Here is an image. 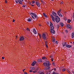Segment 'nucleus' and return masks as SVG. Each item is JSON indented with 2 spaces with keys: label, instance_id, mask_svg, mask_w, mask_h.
<instances>
[{
  "label": "nucleus",
  "instance_id": "nucleus-10",
  "mask_svg": "<svg viewBox=\"0 0 74 74\" xmlns=\"http://www.w3.org/2000/svg\"><path fill=\"white\" fill-rule=\"evenodd\" d=\"M50 30H51V32L52 33H53V34H55V31L53 29H50Z\"/></svg>",
  "mask_w": 74,
  "mask_h": 74
},
{
  "label": "nucleus",
  "instance_id": "nucleus-18",
  "mask_svg": "<svg viewBox=\"0 0 74 74\" xmlns=\"http://www.w3.org/2000/svg\"><path fill=\"white\" fill-rule=\"evenodd\" d=\"M33 32L34 33V34H37V32H36V29H33Z\"/></svg>",
  "mask_w": 74,
  "mask_h": 74
},
{
  "label": "nucleus",
  "instance_id": "nucleus-34",
  "mask_svg": "<svg viewBox=\"0 0 74 74\" xmlns=\"http://www.w3.org/2000/svg\"><path fill=\"white\" fill-rule=\"evenodd\" d=\"M59 16H61V17H63V15H62V14L60 13V14L59 15Z\"/></svg>",
  "mask_w": 74,
  "mask_h": 74
},
{
  "label": "nucleus",
  "instance_id": "nucleus-37",
  "mask_svg": "<svg viewBox=\"0 0 74 74\" xmlns=\"http://www.w3.org/2000/svg\"><path fill=\"white\" fill-rule=\"evenodd\" d=\"M34 63V65H35V64H36V61H34V62H33Z\"/></svg>",
  "mask_w": 74,
  "mask_h": 74
},
{
  "label": "nucleus",
  "instance_id": "nucleus-26",
  "mask_svg": "<svg viewBox=\"0 0 74 74\" xmlns=\"http://www.w3.org/2000/svg\"><path fill=\"white\" fill-rule=\"evenodd\" d=\"M38 34L40 38H41V35L40 34Z\"/></svg>",
  "mask_w": 74,
  "mask_h": 74
},
{
  "label": "nucleus",
  "instance_id": "nucleus-13",
  "mask_svg": "<svg viewBox=\"0 0 74 74\" xmlns=\"http://www.w3.org/2000/svg\"><path fill=\"white\" fill-rule=\"evenodd\" d=\"M24 40V38L23 36H21L20 37V41H23Z\"/></svg>",
  "mask_w": 74,
  "mask_h": 74
},
{
  "label": "nucleus",
  "instance_id": "nucleus-27",
  "mask_svg": "<svg viewBox=\"0 0 74 74\" xmlns=\"http://www.w3.org/2000/svg\"><path fill=\"white\" fill-rule=\"evenodd\" d=\"M71 21L70 19L68 20V23H70V22H71Z\"/></svg>",
  "mask_w": 74,
  "mask_h": 74
},
{
  "label": "nucleus",
  "instance_id": "nucleus-24",
  "mask_svg": "<svg viewBox=\"0 0 74 74\" xmlns=\"http://www.w3.org/2000/svg\"><path fill=\"white\" fill-rule=\"evenodd\" d=\"M43 16H45V17H46V18L47 17V15L46 14H45V13H43Z\"/></svg>",
  "mask_w": 74,
  "mask_h": 74
},
{
  "label": "nucleus",
  "instance_id": "nucleus-60",
  "mask_svg": "<svg viewBox=\"0 0 74 74\" xmlns=\"http://www.w3.org/2000/svg\"><path fill=\"white\" fill-rule=\"evenodd\" d=\"M25 70V69H24V70H23V72H24V70Z\"/></svg>",
  "mask_w": 74,
  "mask_h": 74
},
{
  "label": "nucleus",
  "instance_id": "nucleus-12",
  "mask_svg": "<svg viewBox=\"0 0 74 74\" xmlns=\"http://www.w3.org/2000/svg\"><path fill=\"white\" fill-rule=\"evenodd\" d=\"M65 46L66 48H70L71 47V45H70L68 44H67Z\"/></svg>",
  "mask_w": 74,
  "mask_h": 74
},
{
  "label": "nucleus",
  "instance_id": "nucleus-41",
  "mask_svg": "<svg viewBox=\"0 0 74 74\" xmlns=\"http://www.w3.org/2000/svg\"><path fill=\"white\" fill-rule=\"evenodd\" d=\"M31 17L33 18V19H34V17L33 16L31 15Z\"/></svg>",
  "mask_w": 74,
  "mask_h": 74
},
{
  "label": "nucleus",
  "instance_id": "nucleus-46",
  "mask_svg": "<svg viewBox=\"0 0 74 74\" xmlns=\"http://www.w3.org/2000/svg\"><path fill=\"white\" fill-rule=\"evenodd\" d=\"M65 21H67V18H64Z\"/></svg>",
  "mask_w": 74,
  "mask_h": 74
},
{
  "label": "nucleus",
  "instance_id": "nucleus-43",
  "mask_svg": "<svg viewBox=\"0 0 74 74\" xmlns=\"http://www.w3.org/2000/svg\"><path fill=\"white\" fill-rule=\"evenodd\" d=\"M33 71H32V70H29V72H30V73H31V72H33Z\"/></svg>",
  "mask_w": 74,
  "mask_h": 74
},
{
  "label": "nucleus",
  "instance_id": "nucleus-33",
  "mask_svg": "<svg viewBox=\"0 0 74 74\" xmlns=\"http://www.w3.org/2000/svg\"><path fill=\"white\" fill-rule=\"evenodd\" d=\"M61 13H60V12H58V15L59 16V15H60V14Z\"/></svg>",
  "mask_w": 74,
  "mask_h": 74
},
{
  "label": "nucleus",
  "instance_id": "nucleus-47",
  "mask_svg": "<svg viewBox=\"0 0 74 74\" xmlns=\"http://www.w3.org/2000/svg\"><path fill=\"white\" fill-rule=\"evenodd\" d=\"M73 18H74V13H73Z\"/></svg>",
  "mask_w": 74,
  "mask_h": 74
},
{
  "label": "nucleus",
  "instance_id": "nucleus-4",
  "mask_svg": "<svg viewBox=\"0 0 74 74\" xmlns=\"http://www.w3.org/2000/svg\"><path fill=\"white\" fill-rule=\"evenodd\" d=\"M42 37L45 40H46V34L45 33L43 34L42 35Z\"/></svg>",
  "mask_w": 74,
  "mask_h": 74
},
{
  "label": "nucleus",
  "instance_id": "nucleus-19",
  "mask_svg": "<svg viewBox=\"0 0 74 74\" xmlns=\"http://www.w3.org/2000/svg\"><path fill=\"white\" fill-rule=\"evenodd\" d=\"M17 1H18V2L19 4H22V1H21V0H17Z\"/></svg>",
  "mask_w": 74,
  "mask_h": 74
},
{
  "label": "nucleus",
  "instance_id": "nucleus-7",
  "mask_svg": "<svg viewBox=\"0 0 74 74\" xmlns=\"http://www.w3.org/2000/svg\"><path fill=\"white\" fill-rule=\"evenodd\" d=\"M50 16L52 18V21L53 22H55V18H54V17L53 16V15H52V14H51Z\"/></svg>",
  "mask_w": 74,
  "mask_h": 74
},
{
  "label": "nucleus",
  "instance_id": "nucleus-30",
  "mask_svg": "<svg viewBox=\"0 0 74 74\" xmlns=\"http://www.w3.org/2000/svg\"><path fill=\"white\" fill-rule=\"evenodd\" d=\"M35 3V1H32V4H34Z\"/></svg>",
  "mask_w": 74,
  "mask_h": 74
},
{
  "label": "nucleus",
  "instance_id": "nucleus-38",
  "mask_svg": "<svg viewBox=\"0 0 74 74\" xmlns=\"http://www.w3.org/2000/svg\"><path fill=\"white\" fill-rule=\"evenodd\" d=\"M32 66H34L35 65H34V62H33L32 63Z\"/></svg>",
  "mask_w": 74,
  "mask_h": 74
},
{
  "label": "nucleus",
  "instance_id": "nucleus-64",
  "mask_svg": "<svg viewBox=\"0 0 74 74\" xmlns=\"http://www.w3.org/2000/svg\"><path fill=\"white\" fill-rule=\"evenodd\" d=\"M18 37V36H16V38H17Z\"/></svg>",
  "mask_w": 74,
  "mask_h": 74
},
{
  "label": "nucleus",
  "instance_id": "nucleus-42",
  "mask_svg": "<svg viewBox=\"0 0 74 74\" xmlns=\"http://www.w3.org/2000/svg\"><path fill=\"white\" fill-rule=\"evenodd\" d=\"M27 30H28V31H30V29H29L28 28H27Z\"/></svg>",
  "mask_w": 74,
  "mask_h": 74
},
{
  "label": "nucleus",
  "instance_id": "nucleus-59",
  "mask_svg": "<svg viewBox=\"0 0 74 74\" xmlns=\"http://www.w3.org/2000/svg\"><path fill=\"white\" fill-rule=\"evenodd\" d=\"M53 61V59H51V61Z\"/></svg>",
  "mask_w": 74,
  "mask_h": 74
},
{
  "label": "nucleus",
  "instance_id": "nucleus-3",
  "mask_svg": "<svg viewBox=\"0 0 74 74\" xmlns=\"http://www.w3.org/2000/svg\"><path fill=\"white\" fill-rule=\"evenodd\" d=\"M30 15H33L34 17H35V18H38V16H37V15L35 14L34 13H30Z\"/></svg>",
  "mask_w": 74,
  "mask_h": 74
},
{
  "label": "nucleus",
  "instance_id": "nucleus-57",
  "mask_svg": "<svg viewBox=\"0 0 74 74\" xmlns=\"http://www.w3.org/2000/svg\"><path fill=\"white\" fill-rule=\"evenodd\" d=\"M54 70H56V69L54 68Z\"/></svg>",
  "mask_w": 74,
  "mask_h": 74
},
{
  "label": "nucleus",
  "instance_id": "nucleus-14",
  "mask_svg": "<svg viewBox=\"0 0 74 74\" xmlns=\"http://www.w3.org/2000/svg\"><path fill=\"white\" fill-rule=\"evenodd\" d=\"M36 4L38 7H40V4L38 2H36Z\"/></svg>",
  "mask_w": 74,
  "mask_h": 74
},
{
  "label": "nucleus",
  "instance_id": "nucleus-29",
  "mask_svg": "<svg viewBox=\"0 0 74 74\" xmlns=\"http://www.w3.org/2000/svg\"><path fill=\"white\" fill-rule=\"evenodd\" d=\"M30 70H34V67H32L31 68H30Z\"/></svg>",
  "mask_w": 74,
  "mask_h": 74
},
{
  "label": "nucleus",
  "instance_id": "nucleus-2",
  "mask_svg": "<svg viewBox=\"0 0 74 74\" xmlns=\"http://www.w3.org/2000/svg\"><path fill=\"white\" fill-rule=\"evenodd\" d=\"M55 19L57 23H58V22H60V18L58 16H56V18H55Z\"/></svg>",
  "mask_w": 74,
  "mask_h": 74
},
{
  "label": "nucleus",
  "instance_id": "nucleus-28",
  "mask_svg": "<svg viewBox=\"0 0 74 74\" xmlns=\"http://www.w3.org/2000/svg\"><path fill=\"white\" fill-rule=\"evenodd\" d=\"M52 41L53 42H55V38H53Z\"/></svg>",
  "mask_w": 74,
  "mask_h": 74
},
{
  "label": "nucleus",
  "instance_id": "nucleus-5",
  "mask_svg": "<svg viewBox=\"0 0 74 74\" xmlns=\"http://www.w3.org/2000/svg\"><path fill=\"white\" fill-rule=\"evenodd\" d=\"M49 69H50V67L49 66H45L44 69L45 70H49Z\"/></svg>",
  "mask_w": 74,
  "mask_h": 74
},
{
  "label": "nucleus",
  "instance_id": "nucleus-32",
  "mask_svg": "<svg viewBox=\"0 0 74 74\" xmlns=\"http://www.w3.org/2000/svg\"><path fill=\"white\" fill-rule=\"evenodd\" d=\"M65 70H66V69H62V71H65Z\"/></svg>",
  "mask_w": 74,
  "mask_h": 74
},
{
  "label": "nucleus",
  "instance_id": "nucleus-31",
  "mask_svg": "<svg viewBox=\"0 0 74 74\" xmlns=\"http://www.w3.org/2000/svg\"><path fill=\"white\" fill-rule=\"evenodd\" d=\"M36 72H37V70H35L34 71H33V73H36Z\"/></svg>",
  "mask_w": 74,
  "mask_h": 74
},
{
  "label": "nucleus",
  "instance_id": "nucleus-6",
  "mask_svg": "<svg viewBox=\"0 0 74 74\" xmlns=\"http://www.w3.org/2000/svg\"><path fill=\"white\" fill-rule=\"evenodd\" d=\"M66 27L67 28V29H72L71 26L69 25V24H67Z\"/></svg>",
  "mask_w": 74,
  "mask_h": 74
},
{
  "label": "nucleus",
  "instance_id": "nucleus-49",
  "mask_svg": "<svg viewBox=\"0 0 74 74\" xmlns=\"http://www.w3.org/2000/svg\"><path fill=\"white\" fill-rule=\"evenodd\" d=\"M12 22H15V20L13 19V20L12 21Z\"/></svg>",
  "mask_w": 74,
  "mask_h": 74
},
{
  "label": "nucleus",
  "instance_id": "nucleus-52",
  "mask_svg": "<svg viewBox=\"0 0 74 74\" xmlns=\"http://www.w3.org/2000/svg\"><path fill=\"white\" fill-rule=\"evenodd\" d=\"M71 73H73V74H74V71L72 72H71Z\"/></svg>",
  "mask_w": 74,
  "mask_h": 74
},
{
  "label": "nucleus",
  "instance_id": "nucleus-25",
  "mask_svg": "<svg viewBox=\"0 0 74 74\" xmlns=\"http://www.w3.org/2000/svg\"><path fill=\"white\" fill-rule=\"evenodd\" d=\"M42 59H47V58L45 56H44V57H42Z\"/></svg>",
  "mask_w": 74,
  "mask_h": 74
},
{
  "label": "nucleus",
  "instance_id": "nucleus-48",
  "mask_svg": "<svg viewBox=\"0 0 74 74\" xmlns=\"http://www.w3.org/2000/svg\"><path fill=\"white\" fill-rule=\"evenodd\" d=\"M2 59H4V57H2Z\"/></svg>",
  "mask_w": 74,
  "mask_h": 74
},
{
  "label": "nucleus",
  "instance_id": "nucleus-35",
  "mask_svg": "<svg viewBox=\"0 0 74 74\" xmlns=\"http://www.w3.org/2000/svg\"><path fill=\"white\" fill-rule=\"evenodd\" d=\"M15 1L16 3V4H18V1H16V0H15Z\"/></svg>",
  "mask_w": 74,
  "mask_h": 74
},
{
  "label": "nucleus",
  "instance_id": "nucleus-36",
  "mask_svg": "<svg viewBox=\"0 0 74 74\" xmlns=\"http://www.w3.org/2000/svg\"><path fill=\"white\" fill-rule=\"evenodd\" d=\"M64 3V2H63V1H62L60 3L61 4H63Z\"/></svg>",
  "mask_w": 74,
  "mask_h": 74
},
{
  "label": "nucleus",
  "instance_id": "nucleus-55",
  "mask_svg": "<svg viewBox=\"0 0 74 74\" xmlns=\"http://www.w3.org/2000/svg\"><path fill=\"white\" fill-rule=\"evenodd\" d=\"M33 7H34V5H31Z\"/></svg>",
  "mask_w": 74,
  "mask_h": 74
},
{
  "label": "nucleus",
  "instance_id": "nucleus-62",
  "mask_svg": "<svg viewBox=\"0 0 74 74\" xmlns=\"http://www.w3.org/2000/svg\"><path fill=\"white\" fill-rule=\"evenodd\" d=\"M29 4H30V2H29Z\"/></svg>",
  "mask_w": 74,
  "mask_h": 74
},
{
  "label": "nucleus",
  "instance_id": "nucleus-39",
  "mask_svg": "<svg viewBox=\"0 0 74 74\" xmlns=\"http://www.w3.org/2000/svg\"><path fill=\"white\" fill-rule=\"evenodd\" d=\"M52 74H58V73H56L55 72H53Z\"/></svg>",
  "mask_w": 74,
  "mask_h": 74
},
{
  "label": "nucleus",
  "instance_id": "nucleus-15",
  "mask_svg": "<svg viewBox=\"0 0 74 74\" xmlns=\"http://www.w3.org/2000/svg\"><path fill=\"white\" fill-rule=\"evenodd\" d=\"M63 47H64L65 46V45H66L67 44V42H62V43Z\"/></svg>",
  "mask_w": 74,
  "mask_h": 74
},
{
  "label": "nucleus",
  "instance_id": "nucleus-61",
  "mask_svg": "<svg viewBox=\"0 0 74 74\" xmlns=\"http://www.w3.org/2000/svg\"><path fill=\"white\" fill-rule=\"evenodd\" d=\"M36 1H38V0H35Z\"/></svg>",
  "mask_w": 74,
  "mask_h": 74
},
{
  "label": "nucleus",
  "instance_id": "nucleus-44",
  "mask_svg": "<svg viewBox=\"0 0 74 74\" xmlns=\"http://www.w3.org/2000/svg\"><path fill=\"white\" fill-rule=\"evenodd\" d=\"M23 7H24V8H25V5H23L22 6Z\"/></svg>",
  "mask_w": 74,
  "mask_h": 74
},
{
  "label": "nucleus",
  "instance_id": "nucleus-8",
  "mask_svg": "<svg viewBox=\"0 0 74 74\" xmlns=\"http://www.w3.org/2000/svg\"><path fill=\"white\" fill-rule=\"evenodd\" d=\"M50 27L51 28V29H54V27H53V24H52V23H51V22H50Z\"/></svg>",
  "mask_w": 74,
  "mask_h": 74
},
{
  "label": "nucleus",
  "instance_id": "nucleus-23",
  "mask_svg": "<svg viewBox=\"0 0 74 74\" xmlns=\"http://www.w3.org/2000/svg\"><path fill=\"white\" fill-rule=\"evenodd\" d=\"M71 36L72 38H73V37H74V33H72Z\"/></svg>",
  "mask_w": 74,
  "mask_h": 74
},
{
  "label": "nucleus",
  "instance_id": "nucleus-50",
  "mask_svg": "<svg viewBox=\"0 0 74 74\" xmlns=\"http://www.w3.org/2000/svg\"><path fill=\"white\" fill-rule=\"evenodd\" d=\"M68 73H69V74H71V72H70L69 71H68Z\"/></svg>",
  "mask_w": 74,
  "mask_h": 74
},
{
  "label": "nucleus",
  "instance_id": "nucleus-56",
  "mask_svg": "<svg viewBox=\"0 0 74 74\" xmlns=\"http://www.w3.org/2000/svg\"><path fill=\"white\" fill-rule=\"evenodd\" d=\"M58 12H60V10Z\"/></svg>",
  "mask_w": 74,
  "mask_h": 74
},
{
  "label": "nucleus",
  "instance_id": "nucleus-45",
  "mask_svg": "<svg viewBox=\"0 0 74 74\" xmlns=\"http://www.w3.org/2000/svg\"><path fill=\"white\" fill-rule=\"evenodd\" d=\"M55 43L56 44H58V41H56Z\"/></svg>",
  "mask_w": 74,
  "mask_h": 74
},
{
  "label": "nucleus",
  "instance_id": "nucleus-11",
  "mask_svg": "<svg viewBox=\"0 0 74 74\" xmlns=\"http://www.w3.org/2000/svg\"><path fill=\"white\" fill-rule=\"evenodd\" d=\"M38 74H44V72H43V71H42V70H39V71L38 72Z\"/></svg>",
  "mask_w": 74,
  "mask_h": 74
},
{
  "label": "nucleus",
  "instance_id": "nucleus-51",
  "mask_svg": "<svg viewBox=\"0 0 74 74\" xmlns=\"http://www.w3.org/2000/svg\"><path fill=\"white\" fill-rule=\"evenodd\" d=\"M24 74H27V73H26V72H24Z\"/></svg>",
  "mask_w": 74,
  "mask_h": 74
},
{
  "label": "nucleus",
  "instance_id": "nucleus-16",
  "mask_svg": "<svg viewBox=\"0 0 74 74\" xmlns=\"http://www.w3.org/2000/svg\"><path fill=\"white\" fill-rule=\"evenodd\" d=\"M54 25L55 26H56V27L57 28H58V27H59V24H58V23H55L54 24Z\"/></svg>",
  "mask_w": 74,
  "mask_h": 74
},
{
  "label": "nucleus",
  "instance_id": "nucleus-17",
  "mask_svg": "<svg viewBox=\"0 0 74 74\" xmlns=\"http://www.w3.org/2000/svg\"><path fill=\"white\" fill-rule=\"evenodd\" d=\"M38 63H40L41 62H42V59H39L38 60Z\"/></svg>",
  "mask_w": 74,
  "mask_h": 74
},
{
  "label": "nucleus",
  "instance_id": "nucleus-63",
  "mask_svg": "<svg viewBox=\"0 0 74 74\" xmlns=\"http://www.w3.org/2000/svg\"><path fill=\"white\" fill-rule=\"evenodd\" d=\"M53 66H54V63H53Z\"/></svg>",
  "mask_w": 74,
  "mask_h": 74
},
{
  "label": "nucleus",
  "instance_id": "nucleus-22",
  "mask_svg": "<svg viewBox=\"0 0 74 74\" xmlns=\"http://www.w3.org/2000/svg\"><path fill=\"white\" fill-rule=\"evenodd\" d=\"M32 18H29L28 20V22H31L32 21Z\"/></svg>",
  "mask_w": 74,
  "mask_h": 74
},
{
  "label": "nucleus",
  "instance_id": "nucleus-58",
  "mask_svg": "<svg viewBox=\"0 0 74 74\" xmlns=\"http://www.w3.org/2000/svg\"><path fill=\"white\" fill-rule=\"evenodd\" d=\"M21 1H23V0H20Z\"/></svg>",
  "mask_w": 74,
  "mask_h": 74
},
{
  "label": "nucleus",
  "instance_id": "nucleus-1",
  "mask_svg": "<svg viewBox=\"0 0 74 74\" xmlns=\"http://www.w3.org/2000/svg\"><path fill=\"white\" fill-rule=\"evenodd\" d=\"M43 64L44 66H49V62L48 61H46V63H44Z\"/></svg>",
  "mask_w": 74,
  "mask_h": 74
},
{
  "label": "nucleus",
  "instance_id": "nucleus-40",
  "mask_svg": "<svg viewBox=\"0 0 74 74\" xmlns=\"http://www.w3.org/2000/svg\"><path fill=\"white\" fill-rule=\"evenodd\" d=\"M65 32L66 33H68V30H65Z\"/></svg>",
  "mask_w": 74,
  "mask_h": 74
},
{
  "label": "nucleus",
  "instance_id": "nucleus-20",
  "mask_svg": "<svg viewBox=\"0 0 74 74\" xmlns=\"http://www.w3.org/2000/svg\"><path fill=\"white\" fill-rule=\"evenodd\" d=\"M47 44H48V42L46 41L45 42V45L46 47L47 48H48V45H47Z\"/></svg>",
  "mask_w": 74,
  "mask_h": 74
},
{
  "label": "nucleus",
  "instance_id": "nucleus-53",
  "mask_svg": "<svg viewBox=\"0 0 74 74\" xmlns=\"http://www.w3.org/2000/svg\"><path fill=\"white\" fill-rule=\"evenodd\" d=\"M52 57H53L52 56H50V57L51 58H52Z\"/></svg>",
  "mask_w": 74,
  "mask_h": 74
},
{
  "label": "nucleus",
  "instance_id": "nucleus-21",
  "mask_svg": "<svg viewBox=\"0 0 74 74\" xmlns=\"http://www.w3.org/2000/svg\"><path fill=\"white\" fill-rule=\"evenodd\" d=\"M60 25L61 26V27H63V26H64V24H63V23H60Z\"/></svg>",
  "mask_w": 74,
  "mask_h": 74
},
{
  "label": "nucleus",
  "instance_id": "nucleus-54",
  "mask_svg": "<svg viewBox=\"0 0 74 74\" xmlns=\"http://www.w3.org/2000/svg\"><path fill=\"white\" fill-rule=\"evenodd\" d=\"M5 2L6 3H7V1H6V0H5Z\"/></svg>",
  "mask_w": 74,
  "mask_h": 74
},
{
  "label": "nucleus",
  "instance_id": "nucleus-9",
  "mask_svg": "<svg viewBox=\"0 0 74 74\" xmlns=\"http://www.w3.org/2000/svg\"><path fill=\"white\" fill-rule=\"evenodd\" d=\"M52 14L54 16H57V14H56V13L55 12H52Z\"/></svg>",
  "mask_w": 74,
  "mask_h": 74
}]
</instances>
